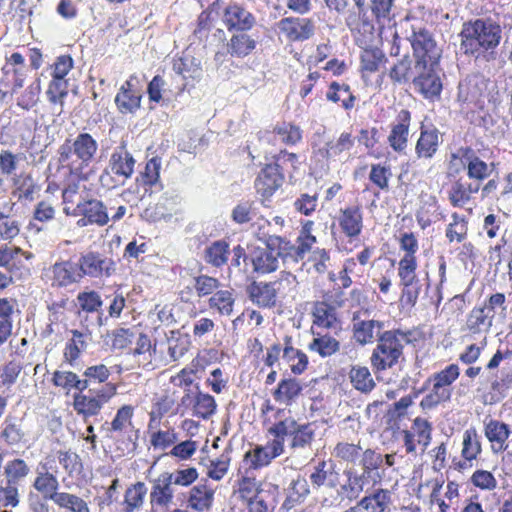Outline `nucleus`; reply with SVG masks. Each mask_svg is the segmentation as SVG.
Returning <instances> with one entry per match:
<instances>
[{
	"label": "nucleus",
	"instance_id": "f257e3e1",
	"mask_svg": "<svg viewBox=\"0 0 512 512\" xmlns=\"http://www.w3.org/2000/svg\"><path fill=\"white\" fill-rule=\"evenodd\" d=\"M460 49L466 55L496 48L502 38L501 26L490 18L476 19L463 24Z\"/></svg>",
	"mask_w": 512,
	"mask_h": 512
},
{
	"label": "nucleus",
	"instance_id": "f03ea898",
	"mask_svg": "<svg viewBox=\"0 0 512 512\" xmlns=\"http://www.w3.org/2000/svg\"><path fill=\"white\" fill-rule=\"evenodd\" d=\"M97 150V141L89 133L82 132L75 138H67L59 146L58 163L71 174L79 176L90 165Z\"/></svg>",
	"mask_w": 512,
	"mask_h": 512
},
{
	"label": "nucleus",
	"instance_id": "7ed1b4c3",
	"mask_svg": "<svg viewBox=\"0 0 512 512\" xmlns=\"http://www.w3.org/2000/svg\"><path fill=\"white\" fill-rule=\"evenodd\" d=\"M409 333L400 330L385 331L379 335L376 348L371 355V365L376 372L394 366L403 354L404 343H409Z\"/></svg>",
	"mask_w": 512,
	"mask_h": 512
},
{
	"label": "nucleus",
	"instance_id": "20e7f679",
	"mask_svg": "<svg viewBox=\"0 0 512 512\" xmlns=\"http://www.w3.org/2000/svg\"><path fill=\"white\" fill-rule=\"evenodd\" d=\"M263 229L264 225L258 221V241L265 245L264 252L258 256V272L269 273L278 268L279 257H290L293 244L279 236L270 235L269 232L262 231Z\"/></svg>",
	"mask_w": 512,
	"mask_h": 512
},
{
	"label": "nucleus",
	"instance_id": "39448f33",
	"mask_svg": "<svg viewBox=\"0 0 512 512\" xmlns=\"http://www.w3.org/2000/svg\"><path fill=\"white\" fill-rule=\"evenodd\" d=\"M117 387L106 383L101 388H90L87 393L78 392L73 397V408L86 421L88 417L96 416L103 406L116 394Z\"/></svg>",
	"mask_w": 512,
	"mask_h": 512
},
{
	"label": "nucleus",
	"instance_id": "423d86ee",
	"mask_svg": "<svg viewBox=\"0 0 512 512\" xmlns=\"http://www.w3.org/2000/svg\"><path fill=\"white\" fill-rule=\"evenodd\" d=\"M413 49L415 62L438 64L441 57V50L436 41L427 29L413 27L411 35L408 37Z\"/></svg>",
	"mask_w": 512,
	"mask_h": 512
},
{
	"label": "nucleus",
	"instance_id": "0eeeda50",
	"mask_svg": "<svg viewBox=\"0 0 512 512\" xmlns=\"http://www.w3.org/2000/svg\"><path fill=\"white\" fill-rule=\"evenodd\" d=\"M244 470L237 490V497L246 505L249 512H254L256 499V448L249 450L240 466L239 472Z\"/></svg>",
	"mask_w": 512,
	"mask_h": 512
},
{
	"label": "nucleus",
	"instance_id": "6e6552de",
	"mask_svg": "<svg viewBox=\"0 0 512 512\" xmlns=\"http://www.w3.org/2000/svg\"><path fill=\"white\" fill-rule=\"evenodd\" d=\"M80 278H109L116 272L115 261L99 252L90 251L82 254L78 259Z\"/></svg>",
	"mask_w": 512,
	"mask_h": 512
},
{
	"label": "nucleus",
	"instance_id": "1a4fd4ad",
	"mask_svg": "<svg viewBox=\"0 0 512 512\" xmlns=\"http://www.w3.org/2000/svg\"><path fill=\"white\" fill-rule=\"evenodd\" d=\"M438 64L415 62V77L413 85L425 98L439 96L442 82L436 72Z\"/></svg>",
	"mask_w": 512,
	"mask_h": 512
},
{
	"label": "nucleus",
	"instance_id": "9d476101",
	"mask_svg": "<svg viewBox=\"0 0 512 512\" xmlns=\"http://www.w3.org/2000/svg\"><path fill=\"white\" fill-rule=\"evenodd\" d=\"M75 215L83 217L77 221L79 227L96 224L104 226L108 223L109 217L104 203L97 199H90L77 204Z\"/></svg>",
	"mask_w": 512,
	"mask_h": 512
},
{
	"label": "nucleus",
	"instance_id": "9b49d317",
	"mask_svg": "<svg viewBox=\"0 0 512 512\" xmlns=\"http://www.w3.org/2000/svg\"><path fill=\"white\" fill-rule=\"evenodd\" d=\"M462 164L467 168V175L474 180L473 183H479L488 178L494 170V163H486L481 160L470 147H462L458 150Z\"/></svg>",
	"mask_w": 512,
	"mask_h": 512
},
{
	"label": "nucleus",
	"instance_id": "f8f14e48",
	"mask_svg": "<svg viewBox=\"0 0 512 512\" xmlns=\"http://www.w3.org/2000/svg\"><path fill=\"white\" fill-rule=\"evenodd\" d=\"M285 424H273L267 429L271 438L266 446H258V466L267 465L283 451V441L287 432Z\"/></svg>",
	"mask_w": 512,
	"mask_h": 512
},
{
	"label": "nucleus",
	"instance_id": "ddd939ff",
	"mask_svg": "<svg viewBox=\"0 0 512 512\" xmlns=\"http://www.w3.org/2000/svg\"><path fill=\"white\" fill-rule=\"evenodd\" d=\"M354 7L348 10L345 24L349 30L360 34H373L374 24L368 15L366 0H352Z\"/></svg>",
	"mask_w": 512,
	"mask_h": 512
},
{
	"label": "nucleus",
	"instance_id": "4468645a",
	"mask_svg": "<svg viewBox=\"0 0 512 512\" xmlns=\"http://www.w3.org/2000/svg\"><path fill=\"white\" fill-rule=\"evenodd\" d=\"M52 287H67L81 280L77 263L69 260L56 262L47 272Z\"/></svg>",
	"mask_w": 512,
	"mask_h": 512
},
{
	"label": "nucleus",
	"instance_id": "2eb2a0df",
	"mask_svg": "<svg viewBox=\"0 0 512 512\" xmlns=\"http://www.w3.org/2000/svg\"><path fill=\"white\" fill-rule=\"evenodd\" d=\"M272 163L265 164V167L258 175V193L261 192L264 199L271 196L283 183L284 176L279 171L280 156L274 157Z\"/></svg>",
	"mask_w": 512,
	"mask_h": 512
},
{
	"label": "nucleus",
	"instance_id": "dca6fc26",
	"mask_svg": "<svg viewBox=\"0 0 512 512\" xmlns=\"http://www.w3.org/2000/svg\"><path fill=\"white\" fill-rule=\"evenodd\" d=\"M278 27L292 41L309 39L314 34V25L310 19L299 17L283 18Z\"/></svg>",
	"mask_w": 512,
	"mask_h": 512
},
{
	"label": "nucleus",
	"instance_id": "f3484780",
	"mask_svg": "<svg viewBox=\"0 0 512 512\" xmlns=\"http://www.w3.org/2000/svg\"><path fill=\"white\" fill-rule=\"evenodd\" d=\"M410 122L411 113L406 109H402L398 113L396 123L392 125L388 136V143L395 152L402 153L405 151L408 143Z\"/></svg>",
	"mask_w": 512,
	"mask_h": 512
},
{
	"label": "nucleus",
	"instance_id": "a211bd4d",
	"mask_svg": "<svg viewBox=\"0 0 512 512\" xmlns=\"http://www.w3.org/2000/svg\"><path fill=\"white\" fill-rule=\"evenodd\" d=\"M134 165V157L127 151L125 144H121L113 151L105 173L108 174L110 171L114 175L128 179L134 172Z\"/></svg>",
	"mask_w": 512,
	"mask_h": 512
},
{
	"label": "nucleus",
	"instance_id": "6ab92c4d",
	"mask_svg": "<svg viewBox=\"0 0 512 512\" xmlns=\"http://www.w3.org/2000/svg\"><path fill=\"white\" fill-rule=\"evenodd\" d=\"M484 434L491 443V448L494 453H499L507 449L508 445L506 441L511 435V430L506 423L489 419L484 422Z\"/></svg>",
	"mask_w": 512,
	"mask_h": 512
},
{
	"label": "nucleus",
	"instance_id": "aec40b11",
	"mask_svg": "<svg viewBox=\"0 0 512 512\" xmlns=\"http://www.w3.org/2000/svg\"><path fill=\"white\" fill-rule=\"evenodd\" d=\"M152 490L150 492L151 504L157 506H167L173 500V489L171 475L168 472L161 473L153 480Z\"/></svg>",
	"mask_w": 512,
	"mask_h": 512
},
{
	"label": "nucleus",
	"instance_id": "412c9836",
	"mask_svg": "<svg viewBox=\"0 0 512 512\" xmlns=\"http://www.w3.org/2000/svg\"><path fill=\"white\" fill-rule=\"evenodd\" d=\"M307 387L295 378H286L278 383L273 392L274 399L285 405H291L301 395L302 390Z\"/></svg>",
	"mask_w": 512,
	"mask_h": 512
},
{
	"label": "nucleus",
	"instance_id": "4be33fe9",
	"mask_svg": "<svg viewBox=\"0 0 512 512\" xmlns=\"http://www.w3.org/2000/svg\"><path fill=\"white\" fill-rule=\"evenodd\" d=\"M361 511L386 512L391 504V492L387 489H377L373 493L364 496L357 502Z\"/></svg>",
	"mask_w": 512,
	"mask_h": 512
},
{
	"label": "nucleus",
	"instance_id": "5701e85b",
	"mask_svg": "<svg viewBox=\"0 0 512 512\" xmlns=\"http://www.w3.org/2000/svg\"><path fill=\"white\" fill-rule=\"evenodd\" d=\"M223 21L229 29L248 30L254 24V16L245 9L234 5L225 9Z\"/></svg>",
	"mask_w": 512,
	"mask_h": 512
},
{
	"label": "nucleus",
	"instance_id": "b1692460",
	"mask_svg": "<svg viewBox=\"0 0 512 512\" xmlns=\"http://www.w3.org/2000/svg\"><path fill=\"white\" fill-rule=\"evenodd\" d=\"M343 475L346 478L345 483L341 484L337 490V495L342 500L354 501L359 498L364 491L361 477H358V471L354 468L345 469Z\"/></svg>",
	"mask_w": 512,
	"mask_h": 512
},
{
	"label": "nucleus",
	"instance_id": "393cba45",
	"mask_svg": "<svg viewBox=\"0 0 512 512\" xmlns=\"http://www.w3.org/2000/svg\"><path fill=\"white\" fill-rule=\"evenodd\" d=\"M115 103L123 114L134 113L140 108L141 95L132 90L130 80H127L120 88L115 97Z\"/></svg>",
	"mask_w": 512,
	"mask_h": 512
},
{
	"label": "nucleus",
	"instance_id": "a878e982",
	"mask_svg": "<svg viewBox=\"0 0 512 512\" xmlns=\"http://www.w3.org/2000/svg\"><path fill=\"white\" fill-rule=\"evenodd\" d=\"M439 146V132L437 129H421L420 137L416 143L415 152L418 158L429 159L437 152Z\"/></svg>",
	"mask_w": 512,
	"mask_h": 512
},
{
	"label": "nucleus",
	"instance_id": "bb28decb",
	"mask_svg": "<svg viewBox=\"0 0 512 512\" xmlns=\"http://www.w3.org/2000/svg\"><path fill=\"white\" fill-rule=\"evenodd\" d=\"M415 74V64L413 65L409 55H404L393 64L388 76L394 84L403 85L410 81L413 82Z\"/></svg>",
	"mask_w": 512,
	"mask_h": 512
},
{
	"label": "nucleus",
	"instance_id": "cd10ccee",
	"mask_svg": "<svg viewBox=\"0 0 512 512\" xmlns=\"http://www.w3.org/2000/svg\"><path fill=\"white\" fill-rule=\"evenodd\" d=\"M383 323L376 320H359L353 324L354 338L361 345L371 343L377 336L379 338Z\"/></svg>",
	"mask_w": 512,
	"mask_h": 512
},
{
	"label": "nucleus",
	"instance_id": "c85d7f7f",
	"mask_svg": "<svg viewBox=\"0 0 512 512\" xmlns=\"http://www.w3.org/2000/svg\"><path fill=\"white\" fill-rule=\"evenodd\" d=\"M276 424H285L287 428L286 435H292V446L303 448L309 444L313 438V430L309 424L297 425L293 420L279 421Z\"/></svg>",
	"mask_w": 512,
	"mask_h": 512
},
{
	"label": "nucleus",
	"instance_id": "c756f323",
	"mask_svg": "<svg viewBox=\"0 0 512 512\" xmlns=\"http://www.w3.org/2000/svg\"><path fill=\"white\" fill-rule=\"evenodd\" d=\"M340 226L349 237L358 236L362 230V214L358 207H348L342 210Z\"/></svg>",
	"mask_w": 512,
	"mask_h": 512
},
{
	"label": "nucleus",
	"instance_id": "7c9ffc66",
	"mask_svg": "<svg viewBox=\"0 0 512 512\" xmlns=\"http://www.w3.org/2000/svg\"><path fill=\"white\" fill-rule=\"evenodd\" d=\"M479 190V183L465 184L458 180L452 185L449 194L450 202L455 207H461L470 200L472 194L479 192Z\"/></svg>",
	"mask_w": 512,
	"mask_h": 512
},
{
	"label": "nucleus",
	"instance_id": "2f4dec72",
	"mask_svg": "<svg viewBox=\"0 0 512 512\" xmlns=\"http://www.w3.org/2000/svg\"><path fill=\"white\" fill-rule=\"evenodd\" d=\"M3 426L1 438H3L8 445H17L23 441L25 431L23 429L21 419L16 417H6L3 422Z\"/></svg>",
	"mask_w": 512,
	"mask_h": 512
},
{
	"label": "nucleus",
	"instance_id": "473e14b6",
	"mask_svg": "<svg viewBox=\"0 0 512 512\" xmlns=\"http://www.w3.org/2000/svg\"><path fill=\"white\" fill-rule=\"evenodd\" d=\"M29 473L30 467L21 458H14L4 466V476L10 484L21 485Z\"/></svg>",
	"mask_w": 512,
	"mask_h": 512
},
{
	"label": "nucleus",
	"instance_id": "72a5a7b5",
	"mask_svg": "<svg viewBox=\"0 0 512 512\" xmlns=\"http://www.w3.org/2000/svg\"><path fill=\"white\" fill-rule=\"evenodd\" d=\"M213 490L206 485H197L190 490L188 503L191 508L197 511H204L211 507L213 502Z\"/></svg>",
	"mask_w": 512,
	"mask_h": 512
},
{
	"label": "nucleus",
	"instance_id": "f704fd0d",
	"mask_svg": "<svg viewBox=\"0 0 512 512\" xmlns=\"http://www.w3.org/2000/svg\"><path fill=\"white\" fill-rule=\"evenodd\" d=\"M228 255V243L224 240H218L205 249L204 260L214 267H221L226 264Z\"/></svg>",
	"mask_w": 512,
	"mask_h": 512
},
{
	"label": "nucleus",
	"instance_id": "c9c22d12",
	"mask_svg": "<svg viewBox=\"0 0 512 512\" xmlns=\"http://www.w3.org/2000/svg\"><path fill=\"white\" fill-rule=\"evenodd\" d=\"M147 491L143 482H137L129 487L124 496V512H134L139 509L143 505Z\"/></svg>",
	"mask_w": 512,
	"mask_h": 512
},
{
	"label": "nucleus",
	"instance_id": "e433bc0d",
	"mask_svg": "<svg viewBox=\"0 0 512 512\" xmlns=\"http://www.w3.org/2000/svg\"><path fill=\"white\" fill-rule=\"evenodd\" d=\"M53 502L70 512H90L88 503L75 494L61 492L60 495L53 497Z\"/></svg>",
	"mask_w": 512,
	"mask_h": 512
},
{
	"label": "nucleus",
	"instance_id": "4c0bfd02",
	"mask_svg": "<svg viewBox=\"0 0 512 512\" xmlns=\"http://www.w3.org/2000/svg\"><path fill=\"white\" fill-rule=\"evenodd\" d=\"M58 487V479L49 472L39 474L34 482V488L40 492L46 500L53 501L54 496L60 495L61 492H57Z\"/></svg>",
	"mask_w": 512,
	"mask_h": 512
},
{
	"label": "nucleus",
	"instance_id": "58836bf2",
	"mask_svg": "<svg viewBox=\"0 0 512 512\" xmlns=\"http://www.w3.org/2000/svg\"><path fill=\"white\" fill-rule=\"evenodd\" d=\"M109 376L110 371L104 364L87 367L83 373L84 378L82 379V382H86V384H83L84 390L96 388L95 385L97 384H106Z\"/></svg>",
	"mask_w": 512,
	"mask_h": 512
},
{
	"label": "nucleus",
	"instance_id": "ea45409f",
	"mask_svg": "<svg viewBox=\"0 0 512 512\" xmlns=\"http://www.w3.org/2000/svg\"><path fill=\"white\" fill-rule=\"evenodd\" d=\"M493 314H489L486 308H474L468 315L466 326L473 333H479L482 329L492 325Z\"/></svg>",
	"mask_w": 512,
	"mask_h": 512
},
{
	"label": "nucleus",
	"instance_id": "a19ab883",
	"mask_svg": "<svg viewBox=\"0 0 512 512\" xmlns=\"http://www.w3.org/2000/svg\"><path fill=\"white\" fill-rule=\"evenodd\" d=\"M282 282L277 280L273 282L258 283V305L272 307L276 305L277 292L280 290Z\"/></svg>",
	"mask_w": 512,
	"mask_h": 512
},
{
	"label": "nucleus",
	"instance_id": "79ce46f5",
	"mask_svg": "<svg viewBox=\"0 0 512 512\" xmlns=\"http://www.w3.org/2000/svg\"><path fill=\"white\" fill-rule=\"evenodd\" d=\"M349 377L353 386L361 392H370L375 386L367 367H352Z\"/></svg>",
	"mask_w": 512,
	"mask_h": 512
},
{
	"label": "nucleus",
	"instance_id": "37998d69",
	"mask_svg": "<svg viewBox=\"0 0 512 512\" xmlns=\"http://www.w3.org/2000/svg\"><path fill=\"white\" fill-rule=\"evenodd\" d=\"M309 348L318 352L322 357H328L339 351L340 343L330 335H322L314 338L309 344Z\"/></svg>",
	"mask_w": 512,
	"mask_h": 512
},
{
	"label": "nucleus",
	"instance_id": "c03bdc74",
	"mask_svg": "<svg viewBox=\"0 0 512 512\" xmlns=\"http://www.w3.org/2000/svg\"><path fill=\"white\" fill-rule=\"evenodd\" d=\"M52 381L55 386L68 390L76 389L79 392L84 391L83 384H86V382H82V379L77 374L71 371H55Z\"/></svg>",
	"mask_w": 512,
	"mask_h": 512
},
{
	"label": "nucleus",
	"instance_id": "a18cd8bd",
	"mask_svg": "<svg viewBox=\"0 0 512 512\" xmlns=\"http://www.w3.org/2000/svg\"><path fill=\"white\" fill-rule=\"evenodd\" d=\"M416 268L417 263L415 257L404 256L399 261L398 275L400 278V284L402 286L416 284L417 282H419L416 275Z\"/></svg>",
	"mask_w": 512,
	"mask_h": 512
},
{
	"label": "nucleus",
	"instance_id": "49530a36",
	"mask_svg": "<svg viewBox=\"0 0 512 512\" xmlns=\"http://www.w3.org/2000/svg\"><path fill=\"white\" fill-rule=\"evenodd\" d=\"M396 0H369V9L379 24L390 21Z\"/></svg>",
	"mask_w": 512,
	"mask_h": 512
},
{
	"label": "nucleus",
	"instance_id": "de8ad7c7",
	"mask_svg": "<svg viewBox=\"0 0 512 512\" xmlns=\"http://www.w3.org/2000/svg\"><path fill=\"white\" fill-rule=\"evenodd\" d=\"M451 398V389L441 388L433 383V388L420 402L423 410H431L442 402L449 401Z\"/></svg>",
	"mask_w": 512,
	"mask_h": 512
},
{
	"label": "nucleus",
	"instance_id": "09e8293b",
	"mask_svg": "<svg viewBox=\"0 0 512 512\" xmlns=\"http://www.w3.org/2000/svg\"><path fill=\"white\" fill-rule=\"evenodd\" d=\"M234 298L228 290H218L209 299V306L216 308L223 315H230L233 311Z\"/></svg>",
	"mask_w": 512,
	"mask_h": 512
},
{
	"label": "nucleus",
	"instance_id": "8fccbe9b",
	"mask_svg": "<svg viewBox=\"0 0 512 512\" xmlns=\"http://www.w3.org/2000/svg\"><path fill=\"white\" fill-rule=\"evenodd\" d=\"M354 145V140L350 133H342L336 143H327V147L319 149L318 153L328 158L330 156H337L343 151L350 150Z\"/></svg>",
	"mask_w": 512,
	"mask_h": 512
},
{
	"label": "nucleus",
	"instance_id": "3c124183",
	"mask_svg": "<svg viewBox=\"0 0 512 512\" xmlns=\"http://www.w3.org/2000/svg\"><path fill=\"white\" fill-rule=\"evenodd\" d=\"M216 402L213 396L198 392L194 401V414L203 419L215 413Z\"/></svg>",
	"mask_w": 512,
	"mask_h": 512
},
{
	"label": "nucleus",
	"instance_id": "603ef678",
	"mask_svg": "<svg viewBox=\"0 0 512 512\" xmlns=\"http://www.w3.org/2000/svg\"><path fill=\"white\" fill-rule=\"evenodd\" d=\"M133 411L134 409L131 405H124L119 408L114 419L110 422V432L120 433L132 426Z\"/></svg>",
	"mask_w": 512,
	"mask_h": 512
},
{
	"label": "nucleus",
	"instance_id": "864d4df0",
	"mask_svg": "<svg viewBox=\"0 0 512 512\" xmlns=\"http://www.w3.org/2000/svg\"><path fill=\"white\" fill-rule=\"evenodd\" d=\"M481 452V444L475 429H468L463 437L462 456L466 460H473Z\"/></svg>",
	"mask_w": 512,
	"mask_h": 512
},
{
	"label": "nucleus",
	"instance_id": "5fc2aeb1",
	"mask_svg": "<svg viewBox=\"0 0 512 512\" xmlns=\"http://www.w3.org/2000/svg\"><path fill=\"white\" fill-rule=\"evenodd\" d=\"M383 60L386 58L379 48L365 49L361 54L362 69L371 73L375 72Z\"/></svg>",
	"mask_w": 512,
	"mask_h": 512
},
{
	"label": "nucleus",
	"instance_id": "6e6d98bb",
	"mask_svg": "<svg viewBox=\"0 0 512 512\" xmlns=\"http://www.w3.org/2000/svg\"><path fill=\"white\" fill-rule=\"evenodd\" d=\"M268 486L269 490H265L262 485H258V512H273L276 507L277 487Z\"/></svg>",
	"mask_w": 512,
	"mask_h": 512
},
{
	"label": "nucleus",
	"instance_id": "4d7b16f0",
	"mask_svg": "<svg viewBox=\"0 0 512 512\" xmlns=\"http://www.w3.org/2000/svg\"><path fill=\"white\" fill-rule=\"evenodd\" d=\"M173 70L184 78H195L201 71L199 64L194 62V58L187 56L175 60Z\"/></svg>",
	"mask_w": 512,
	"mask_h": 512
},
{
	"label": "nucleus",
	"instance_id": "13d9d810",
	"mask_svg": "<svg viewBox=\"0 0 512 512\" xmlns=\"http://www.w3.org/2000/svg\"><path fill=\"white\" fill-rule=\"evenodd\" d=\"M68 94V81L65 78H54L49 84L47 96L51 103L63 104V99Z\"/></svg>",
	"mask_w": 512,
	"mask_h": 512
},
{
	"label": "nucleus",
	"instance_id": "bf43d9fd",
	"mask_svg": "<svg viewBox=\"0 0 512 512\" xmlns=\"http://www.w3.org/2000/svg\"><path fill=\"white\" fill-rule=\"evenodd\" d=\"M453 222H451L446 229V237L450 242L456 240L458 243L462 242L467 234V224L464 218L460 217L457 213L452 215Z\"/></svg>",
	"mask_w": 512,
	"mask_h": 512
},
{
	"label": "nucleus",
	"instance_id": "052dcab7",
	"mask_svg": "<svg viewBox=\"0 0 512 512\" xmlns=\"http://www.w3.org/2000/svg\"><path fill=\"white\" fill-rule=\"evenodd\" d=\"M362 447L359 444L341 442L334 448V454L337 458L346 462L355 463L359 458Z\"/></svg>",
	"mask_w": 512,
	"mask_h": 512
},
{
	"label": "nucleus",
	"instance_id": "680f3d73",
	"mask_svg": "<svg viewBox=\"0 0 512 512\" xmlns=\"http://www.w3.org/2000/svg\"><path fill=\"white\" fill-rule=\"evenodd\" d=\"M255 47L254 40L245 33L235 35L231 39L232 53L238 56H245Z\"/></svg>",
	"mask_w": 512,
	"mask_h": 512
},
{
	"label": "nucleus",
	"instance_id": "e2e57ef3",
	"mask_svg": "<svg viewBox=\"0 0 512 512\" xmlns=\"http://www.w3.org/2000/svg\"><path fill=\"white\" fill-rule=\"evenodd\" d=\"M392 173L389 167L381 166L380 164L372 165L369 174V179L381 190L389 189V178Z\"/></svg>",
	"mask_w": 512,
	"mask_h": 512
},
{
	"label": "nucleus",
	"instance_id": "0e129e2a",
	"mask_svg": "<svg viewBox=\"0 0 512 512\" xmlns=\"http://www.w3.org/2000/svg\"><path fill=\"white\" fill-rule=\"evenodd\" d=\"M458 376L459 367L456 364H451L433 376V383L441 388L450 389L449 386L458 378Z\"/></svg>",
	"mask_w": 512,
	"mask_h": 512
},
{
	"label": "nucleus",
	"instance_id": "69168bd1",
	"mask_svg": "<svg viewBox=\"0 0 512 512\" xmlns=\"http://www.w3.org/2000/svg\"><path fill=\"white\" fill-rule=\"evenodd\" d=\"M412 430L418 437V443L426 449L431 441V424L427 420L417 417L413 421Z\"/></svg>",
	"mask_w": 512,
	"mask_h": 512
},
{
	"label": "nucleus",
	"instance_id": "338daca9",
	"mask_svg": "<svg viewBox=\"0 0 512 512\" xmlns=\"http://www.w3.org/2000/svg\"><path fill=\"white\" fill-rule=\"evenodd\" d=\"M77 300L82 310L86 312H96L103 304L100 295L95 291L81 292Z\"/></svg>",
	"mask_w": 512,
	"mask_h": 512
},
{
	"label": "nucleus",
	"instance_id": "774afa93",
	"mask_svg": "<svg viewBox=\"0 0 512 512\" xmlns=\"http://www.w3.org/2000/svg\"><path fill=\"white\" fill-rule=\"evenodd\" d=\"M194 280V288L199 297L212 294L220 286V283L216 278L207 275H200Z\"/></svg>",
	"mask_w": 512,
	"mask_h": 512
}]
</instances>
